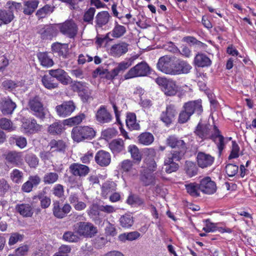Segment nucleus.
I'll return each mask as SVG.
<instances>
[{
	"label": "nucleus",
	"mask_w": 256,
	"mask_h": 256,
	"mask_svg": "<svg viewBox=\"0 0 256 256\" xmlns=\"http://www.w3.org/2000/svg\"><path fill=\"white\" fill-rule=\"evenodd\" d=\"M210 124H204L199 122L194 132L195 134L202 140L211 139L217 144L220 152L224 148V137L220 134L218 128L214 126L212 130Z\"/></svg>",
	"instance_id": "obj_1"
},
{
	"label": "nucleus",
	"mask_w": 256,
	"mask_h": 256,
	"mask_svg": "<svg viewBox=\"0 0 256 256\" xmlns=\"http://www.w3.org/2000/svg\"><path fill=\"white\" fill-rule=\"evenodd\" d=\"M166 144L174 150H172L170 154H174L175 158H182L188 149L187 144L182 138L175 136H170L166 140Z\"/></svg>",
	"instance_id": "obj_2"
},
{
	"label": "nucleus",
	"mask_w": 256,
	"mask_h": 256,
	"mask_svg": "<svg viewBox=\"0 0 256 256\" xmlns=\"http://www.w3.org/2000/svg\"><path fill=\"white\" fill-rule=\"evenodd\" d=\"M72 138L74 142H80L86 140H91L96 135L94 130L88 126H75L71 132Z\"/></svg>",
	"instance_id": "obj_3"
},
{
	"label": "nucleus",
	"mask_w": 256,
	"mask_h": 256,
	"mask_svg": "<svg viewBox=\"0 0 256 256\" xmlns=\"http://www.w3.org/2000/svg\"><path fill=\"white\" fill-rule=\"evenodd\" d=\"M58 27L62 34L70 38H74L78 34V26L72 19L58 24Z\"/></svg>",
	"instance_id": "obj_4"
},
{
	"label": "nucleus",
	"mask_w": 256,
	"mask_h": 256,
	"mask_svg": "<svg viewBox=\"0 0 256 256\" xmlns=\"http://www.w3.org/2000/svg\"><path fill=\"white\" fill-rule=\"evenodd\" d=\"M150 74V68L145 62H140L132 68L125 74L126 79L144 76Z\"/></svg>",
	"instance_id": "obj_5"
},
{
	"label": "nucleus",
	"mask_w": 256,
	"mask_h": 256,
	"mask_svg": "<svg viewBox=\"0 0 256 256\" xmlns=\"http://www.w3.org/2000/svg\"><path fill=\"white\" fill-rule=\"evenodd\" d=\"M74 232L80 236L92 237L97 232L96 228L88 222H78L74 226Z\"/></svg>",
	"instance_id": "obj_6"
},
{
	"label": "nucleus",
	"mask_w": 256,
	"mask_h": 256,
	"mask_svg": "<svg viewBox=\"0 0 256 256\" xmlns=\"http://www.w3.org/2000/svg\"><path fill=\"white\" fill-rule=\"evenodd\" d=\"M28 106L36 116L42 119L45 117L46 112L38 96L31 98L28 102Z\"/></svg>",
	"instance_id": "obj_7"
},
{
	"label": "nucleus",
	"mask_w": 256,
	"mask_h": 256,
	"mask_svg": "<svg viewBox=\"0 0 256 256\" xmlns=\"http://www.w3.org/2000/svg\"><path fill=\"white\" fill-rule=\"evenodd\" d=\"M156 82L161 86L162 90L166 95L172 96L176 94L178 88L174 81L165 78H158Z\"/></svg>",
	"instance_id": "obj_8"
},
{
	"label": "nucleus",
	"mask_w": 256,
	"mask_h": 256,
	"mask_svg": "<svg viewBox=\"0 0 256 256\" xmlns=\"http://www.w3.org/2000/svg\"><path fill=\"white\" fill-rule=\"evenodd\" d=\"M173 57L170 56H164L159 58L157 64V68L162 72L168 74L172 75L174 66L172 63Z\"/></svg>",
	"instance_id": "obj_9"
},
{
	"label": "nucleus",
	"mask_w": 256,
	"mask_h": 256,
	"mask_svg": "<svg viewBox=\"0 0 256 256\" xmlns=\"http://www.w3.org/2000/svg\"><path fill=\"white\" fill-rule=\"evenodd\" d=\"M200 190L206 194H214L217 189L216 182L208 176L204 178L200 181Z\"/></svg>",
	"instance_id": "obj_10"
},
{
	"label": "nucleus",
	"mask_w": 256,
	"mask_h": 256,
	"mask_svg": "<svg viewBox=\"0 0 256 256\" xmlns=\"http://www.w3.org/2000/svg\"><path fill=\"white\" fill-rule=\"evenodd\" d=\"M72 210L71 206L68 204H65L62 208L60 206V202L56 200L52 204V212L54 216L58 218H63L68 214Z\"/></svg>",
	"instance_id": "obj_11"
},
{
	"label": "nucleus",
	"mask_w": 256,
	"mask_h": 256,
	"mask_svg": "<svg viewBox=\"0 0 256 256\" xmlns=\"http://www.w3.org/2000/svg\"><path fill=\"white\" fill-rule=\"evenodd\" d=\"M4 156L6 162L14 166H19L23 163L22 152L10 151L6 154Z\"/></svg>",
	"instance_id": "obj_12"
},
{
	"label": "nucleus",
	"mask_w": 256,
	"mask_h": 256,
	"mask_svg": "<svg viewBox=\"0 0 256 256\" xmlns=\"http://www.w3.org/2000/svg\"><path fill=\"white\" fill-rule=\"evenodd\" d=\"M173 156L174 154H169L166 156L164 160V170L168 174L176 172L178 170L179 166L176 162L180 161L182 158H175Z\"/></svg>",
	"instance_id": "obj_13"
},
{
	"label": "nucleus",
	"mask_w": 256,
	"mask_h": 256,
	"mask_svg": "<svg viewBox=\"0 0 256 256\" xmlns=\"http://www.w3.org/2000/svg\"><path fill=\"white\" fill-rule=\"evenodd\" d=\"M76 106L72 101L63 102L62 104L56 106V109L58 114L65 118L70 116L74 110Z\"/></svg>",
	"instance_id": "obj_14"
},
{
	"label": "nucleus",
	"mask_w": 256,
	"mask_h": 256,
	"mask_svg": "<svg viewBox=\"0 0 256 256\" xmlns=\"http://www.w3.org/2000/svg\"><path fill=\"white\" fill-rule=\"evenodd\" d=\"M128 46L129 44L124 42L115 44L110 48V54L114 57L119 58L128 52Z\"/></svg>",
	"instance_id": "obj_15"
},
{
	"label": "nucleus",
	"mask_w": 256,
	"mask_h": 256,
	"mask_svg": "<svg viewBox=\"0 0 256 256\" xmlns=\"http://www.w3.org/2000/svg\"><path fill=\"white\" fill-rule=\"evenodd\" d=\"M177 114L176 107L174 105L167 106L166 111L162 112L160 116V120L166 124H170L174 120Z\"/></svg>",
	"instance_id": "obj_16"
},
{
	"label": "nucleus",
	"mask_w": 256,
	"mask_h": 256,
	"mask_svg": "<svg viewBox=\"0 0 256 256\" xmlns=\"http://www.w3.org/2000/svg\"><path fill=\"white\" fill-rule=\"evenodd\" d=\"M48 73L53 78H56L58 80L64 85H67L71 80V78L68 75V74L61 68L49 70Z\"/></svg>",
	"instance_id": "obj_17"
},
{
	"label": "nucleus",
	"mask_w": 256,
	"mask_h": 256,
	"mask_svg": "<svg viewBox=\"0 0 256 256\" xmlns=\"http://www.w3.org/2000/svg\"><path fill=\"white\" fill-rule=\"evenodd\" d=\"M16 106V104L8 98H3L0 100V109L4 115L12 114Z\"/></svg>",
	"instance_id": "obj_18"
},
{
	"label": "nucleus",
	"mask_w": 256,
	"mask_h": 256,
	"mask_svg": "<svg viewBox=\"0 0 256 256\" xmlns=\"http://www.w3.org/2000/svg\"><path fill=\"white\" fill-rule=\"evenodd\" d=\"M112 116L106 110L104 106H101L96 114V118L100 124H106L110 122Z\"/></svg>",
	"instance_id": "obj_19"
},
{
	"label": "nucleus",
	"mask_w": 256,
	"mask_h": 256,
	"mask_svg": "<svg viewBox=\"0 0 256 256\" xmlns=\"http://www.w3.org/2000/svg\"><path fill=\"white\" fill-rule=\"evenodd\" d=\"M94 160L96 163L100 166H108L111 162L110 154L105 150H100L97 152Z\"/></svg>",
	"instance_id": "obj_20"
},
{
	"label": "nucleus",
	"mask_w": 256,
	"mask_h": 256,
	"mask_svg": "<svg viewBox=\"0 0 256 256\" xmlns=\"http://www.w3.org/2000/svg\"><path fill=\"white\" fill-rule=\"evenodd\" d=\"M198 166L202 168L210 166L214 162V158L211 155L204 152H199L197 154Z\"/></svg>",
	"instance_id": "obj_21"
},
{
	"label": "nucleus",
	"mask_w": 256,
	"mask_h": 256,
	"mask_svg": "<svg viewBox=\"0 0 256 256\" xmlns=\"http://www.w3.org/2000/svg\"><path fill=\"white\" fill-rule=\"evenodd\" d=\"M70 170L75 176H84L88 174L90 169L86 166L74 163L70 166Z\"/></svg>",
	"instance_id": "obj_22"
},
{
	"label": "nucleus",
	"mask_w": 256,
	"mask_h": 256,
	"mask_svg": "<svg viewBox=\"0 0 256 256\" xmlns=\"http://www.w3.org/2000/svg\"><path fill=\"white\" fill-rule=\"evenodd\" d=\"M192 66L184 60H179L174 64L172 75L188 74L192 69Z\"/></svg>",
	"instance_id": "obj_23"
},
{
	"label": "nucleus",
	"mask_w": 256,
	"mask_h": 256,
	"mask_svg": "<svg viewBox=\"0 0 256 256\" xmlns=\"http://www.w3.org/2000/svg\"><path fill=\"white\" fill-rule=\"evenodd\" d=\"M184 108L186 109L192 115L194 113L200 115L203 111L201 100L188 102L184 104Z\"/></svg>",
	"instance_id": "obj_24"
},
{
	"label": "nucleus",
	"mask_w": 256,
	"mask_h": 256,
	"mask_svg": "<svg viewBox=\"0 0 256 256\" xmlns=\"http://www.w3.org/2000/svg\"><path fill=\"white\" fill-rule=\"evenodd\" d=\"M140 180L144 186L154 185L156 184V176L152 172L143 170L140 172Z\"/></svg>",
	"instance_id": "obj_25"
},
{
	"label": "nucleus",
	"mask_w": 256,
	"mask_h": 256,
	"mask_svg": "<svg viewBox=\"0 0 256 256\" xmlns=\"http://www.w3.org/2000/svg\"><path fill=\"white\" fill-rule=\"evenodd\" d=\"M111 18L110 14L107 11L99 12L95 17V27L96 28H102L106 25Z\"/></svg>",
	"instance_id": "obj_26"
},
{
	"label": "nucleus",
	"mask_w": 256,
	"mask_h": 256,
	"mask_svg": "<svg viewBox=\"0 0 256 256\" xmlns=\"http://www.w3.org/2000/svg\"><path fill=\"white\" fill-rule=\"evenodd\" d=\"M152 154H148L144 160V168L146 169V171L153 172L156 170L157 168L156 162L154 160L155 152L153 150H151Z\"/></svg>",
	"instance_id": "obj_27"
},
{
	"label": "nucleus",
	"mask_w": 256,
	"mask_h": 256,
	"mask_svg": "<svg viewBox=\"0 0 256 256\" xmlns=\"http://www.w3.org/2000/svg\"><path fill=\"white\" fill-rule=\"evenodd\" d=\"M52 49L53 52L63 58H66L68 54V45L66 44L54 43L52 46Z\"/></svg>",
	"instance_id": "obj_28"
},
{
	"label": "nucleus",
	"mask_w": 256,
	"mask_h": 256,
	"mask_svg": "<svg viewBox=\"0 0 256 256\" xmlns=\"http://www.w3.org/2000/svg\"><path fill=\"white\" fill-rule=\"evenodd\" d=\"M22 126L27 132L30 133L34 132L40 129V126L36 123V120L34 119L24 120Z\"/></svg>",
	"instance_id": "obj_29"
},
{
	"label": "nucleus",
	"mask_w": 256,
	"mask_h": 256,
	"mask_svg": "<svg viewBox=\"0 0 256 256\" xmlns=\"http://www.w3.org/2000/svg\"><path fill=\"white\" fill-rule=\"evenodd\" d=\"M16 208L24 217H31L34 213L32 204H18Z\"/></svg>",
	"instance_id": "obj_30"
},
{
	"label": "nucleus",
	"mask_w": 256,
	"mask_h": 256,
	"mask_svg": "<svg viewBox=\"0 0 256 256\" xmlns=\"http://www.w3.org/2000/svg\"><path fill=\"white\" fill-rule=\"evenodd\" d=\"M41 38L43 40H50L56 36V29L50 26H46L39 32Z\"/></svg>",
	"instance_id": "obj_31"
},
{
	"label": "nucleus",
	"mask_w": 256,
	"mask_h": 256,
	"mask_svg": "<svg viewBox=\"0 0 256 256\" xmlns=\"http://www.w3.org/2000/svg\"><path fill=\"white\" fill-rule=\"evenodd\" d=\"M109 148L114 154H118L124 150V143L120 138L113 140L109 144Z\"/></svg>",
	"instance_id": "obj_32"
},
{
	"label": "nucleus",
	"mask_w": 256,
	"mask_h": 256,
	"mask_svg": "<svg viewBox=\"0 0 256 256\" xmlns=\"http://www.w3.org/2000/svg\"><path fill=\"white\" fill-rule=\"evenodd\" d=\"M126 122L127 126L130 130H139L140 129V126L136 122V116L134 113L130 112L127 114Z\"/></svg>",
	"instance_id": "obj_33"
},
{
	"label": "nucleus",
	"mask_w": 256,
	"mask_h": 256,
	"mask_svg": "<svg viewBox=\"0 0 256 256\" xmlns=\"http://www.w3.org/2000/svg\"><path fill=\"white\" fill-rule=\"evenodd\" d=\"M194 62L198 67L208 66L211 64L209 58L203 54H197L194 58Z\"/></svg>",
	"instance_id": "obj_34"
},
{
	"label": "nucleus",
	"mask_w": 256,
	"mask_h": 256,
	"mask_svg": "<svg viewBox=\"0 0 256 256\" xmlns=\"http://www.w3.org/2000/svg\"><path fill=\"white\" fill-rule=\"evenodd\" d=\"M116 184L113 182H104L102 188V196L103 198H107L108 195L116 190Z\"/></svg>",
	"instance_id": "obj_35"
},
{
	"label": "nucleus",
	"mask_w": 256,
	"mask_h": 256,
	"mask_svg": "<svg viewBox=\"0 0 256 256\" xmlns=\"http://www.w3.org/2000/svg\"><path fill=\"white\" fill-rule=\"evenodd\" d=\"M38 57L40 64L44 67H50L54 65V61L46 52H40Z\"/></svg>",
	"instance_id": "obj_36"
},
{
	"label": "nucleus",
	"mask_w": 256,
	"mask_h": 256,
	"mask_svg": "<svg viewBox=\"0 0 256 256\" xmlns=\"http://www.w3.org/2000/svg\"><path fill=\"white\" fill-rule=\"evenodd\" d=\"M140 236V234L138 232H125L119 235L118 240L125 242L126 240L132 241L138 239Z\"/></svg>",
	"instance_id": "obj_37"
},
{
	"label": "nucleus",
	"mask_w": 256,
	"mask_h": 256,
	"mask_svg": "<svg viewBox=\"0 0 256 256\" xmlns=\"http://www.w3.org/2000/svg\"><path fill=\"white\" fill-rule=\"evenodd\" d=\"M42 82L44 86L48 90L56 88L58 86V84L50 75H44L42 78Z\"/></svg>",
	"instance_id": "obj_38"
},
{
	"label": "nucleus",
	"mask_w": 256,
	"mask_h": 256,
	"mask_svg": "<svg viewBox=\"0 0 256 256\" xmlns=\"http://www.w3.org/2000/svg\"><path fill=\"white\" fill-rule=\"evenodd\" d=\"M134 162L130 160H125L120 164V167L122 170L126 172H129L134 176L137 174L136 170L133 168Z\"/></svg>",
	"instance_id": "obj_39"
},
{
	"label": "nucleus",
	"mask_w": 256,
	"mask_h": 256,
	"mask_svg": "<svg viewBox=\"0 0 256 256\" xmlns=\"http://www.w3.org/2000/svg\"><path fill=\"white\" fill-rule=\"evenodd\" d=\"M38 4V0H31L26 2L24 4V12L26 14H31L37 8Z\"/></svg>",
	"instance_id": "obj_40"
},
{
	"label": "nucleus",
	"mask_w": 256,
	"mask_h": 256,
	"mask_svg": "<svg viewBox=\"0 0 256 256\" xmlns=\"http://www.w3.org/2000/svg\"><path fill=\"white\" fill-rule=\"evenodd\" d=\"M14 18V14L11 10H0V22L4 24H9Z\"/></svg>",
	"instance_id": "obj_41"
},
{
	"label": "nucleus",
	"mask_w": 256,
	"mask_h": 256,
	"mask_svg": "<svg viewBox=\"0 0 256 256\" xmlns=\"http://www.w3.org/2000/svg\"><path fill=\"white\" fill-rule=\"evenodd\" d=\"M187 192L192 196L198 197L200 196L199 188L200 184L196 182L190 183L185 185Z\"/></svg>",
	"instance_id": "obj_42"
},
{
	"label": "nucleus",
	"mask_w": 256,
	"mask_h": 256,
	"mask_svg": "<svg viewBox=\"0 0 256 256\" xmlns=\"http://www.w3.org/2000/svg\"><path fill=\"white\" fill-rule=\"evenodd\" d=\"M64 129V126L60 122H55L48 128V132L52 135L60 134Z\"/></svg>",
	"instance_id": "obj_43"
},
{
	"label": "nucleus",
	"mask_w": 256,
	"mask_h": 256,
	"mask_svg": "<svg viewBox=\"0 0 256 256\" xmlns=\"http://www.w3.org/2000/svg\"><path fill=\"white\" fill-rule=\"evenodd\" d=\"M86 118V115L84 113L64 120V124L70 126L78 125Z\"/></svg>",
	"instance_id": "obj_44"
},
{
	"label": "nucleus",
	"mask_w": 256,
	"mask_h": 256,
	"mask_svg": "<svg viewBox=\"0 0 256 256\" xmlns=\"http://www.w3.org/2000/svg\"><path fill=\"white\" fill-rule=\"evenodd\" d=\"M46 192L44 191L40 192L36 196L40 201V205L42 208L46 209L48 208L51 204L50 198L46 196Z\"/></svg>",
	"instance_id": "obj_45"
},
{
	"label": "nucleus",
	"mask_w": 256,
	"mask_h": 256,
	"mask_svg": "<svg viewBox=\"0 0 256 256\" xmlns=\"http://www.w3.org/2000/svg\"><path fill=\"white\" fill-rule=\"evenodd\" d=\"M128 152L130 154L132 158L135 162H140L141 161L142 156L136 146L134 144L129 146Z\"/></svg>",
	"instance_id": "obj_46"
},
{
	"label": "nucleus",
	"mask_w": 256,
	"mask_h": 256,
	"mask_svg": "<svg viewBox=\"0 0 256 256\" xmlns=\"http://www.w3.org/2000/svg\"><path fill=\"white\" fill-rule=\"evenodd\" d=\"M120 225L124 228H130L133 224V217L128 214H125L122 216L119 220Z\"/></svg>",
	"instance_id": "obj_47"
},
{
	"label": "nucleus",
	"mask_w": 256,
	"mask_h": 256,
	"mask_svg": "<svg viewBox=\"0 0 256 256\" xmlns=\"http://www.w3.org/2000/svg\"><path fill=\"white\" fill-rule=\"evenodd\" d=\"M10 178L13 182L19 184L22 182L24 173L19 170L15 168L10 172Z\"/></svg>",
	"instance_id": "obj_48"
},
{
	"label": "nucleus",
	"mask_w": 256,
	"mask_h": 256,
	"mask_svg": "<svg viewBox=\"0 0 256 256\" xmlns=\"http://www.w3.org/2000/svg\"><path fill=\"white\" fill-rule=\"evenodd\" d=\"M54 8V6L46 4L37 11L36 15L39 18H44L48 14L52 13Z\"/></svg>",
	"instance_id": "obj_49"
},
{
	"label": "nucleus",
	"mask_w": 256,
	"mask_h": 256,
	"mask_svg": "<svg viewBox=\"0 0 256 256\" xmlns=\"http://www.w3.org/2000/svg\"><path fill=\"white\" fill-rule=\"evenodd\" d=\"M138 138L140 143L146 146L151 144L154 140V136L150 132H144Z\"/></svg>",
	"instance_id": "obj_50"
},
{
	"label": "nucleus",
	"mask_w": 256,
	"mask_h": 256,
	"mask_svg": "<svg viewBox=\"0 0 256 256\" xmlns=\"http://www.w3.org/2000/svg\"><path fill=\"white\" fill-rule=\"evenodd\" d=\"M58 174L56 172H48L44 174L43 178V182L46 184H52L58 180Z\"/></svg>",
	"instance_id": "obj_51"
},
{
	"label": "nucleus",
	"mask_w": 256,
	"mask_h": 256,
	"mask_svg": "<svg viewBox=\"0 0 256 256\" xmlns=\"http://www.w3.org/2000/svg\"><path fill=\"white\" fill-rule=\"evenodd\" d=\"M49 145L52 151H62L64 150L66 147L65 143L62 140H52Z\"/></svg>",
	"instance_id": "obj_52"
},
{
	"label": "nucleus",
	"mask_w": 256,
	"mask_h": 256,
	"mask_svg": "<svg viewBox=\"0 0 256 256\" xmlns=\"http://www.w3.org/2000/svg\"><path fill=\"white\" fill-rule=\"evenodd\" d=\"M126 32V28L116 22V26L112 32V36L115 38L122 36Z\"/></svg>",
	"instance_id": "obj_53"
},
{
	"label": "nucleus",
	"mask_w": 256,
	"mask_h": 256,
	"mask_svg": "<svg viewBox=\"0 0 256 256\" xmlns=\"http://www.w3.org/2000/svg\"><path fill=\"white\" fill-rule=\"evenodd\" d=\"M25 160L30 168H36L38 164V159L36 155L28 154L25 156Z\"/></svg>",
	"instance_id": "obj_54"
},
{
	"label": "nucleus",
	"mask_w": 256,
	"mask_h": 256,
	"mask_svg": "<svg viewBox=\"0 0 256 256\" xmlns=\"http://www.w3.org/2000/svg\"><path fill=\"white\" fill-rule=\"evenodd\" d=\"M92 92V90L90 89L87 86L78 94L84 102H88L93 99Z\"/></svg>",
	"instance_id": "obj_55"
},
{
	"label": "nucleus",
	"mask_w": 256,
	"mask_h": 256,
	"mask_svg": "<svg viewBox=\"0 0 256 256\" xmlns=\"http://www.w3.org/2000/svg\"><path fill=\"white\" fill-rule=\"evenodd\" d=\"M185 170L186 174L190 177L195 176L197 174V168L196 164L190 161L186 162Z\"/></svg>",
	"instance_id": "obj_56"
},
{
	"label": "nucleus",
	"mask_w": 256,
	"mask_h": 256,
	"mask_svg": "<svg viewBox=\"0 0 256 256\" xmlns=\"http://www.w3.org/2000/svg\"><path fill=\"white\" fill-rule=\"evenodd\" d=\"M96 12L94 8H88L84 14L83 20L84 22L92 23L93 21L94 15Z\"/></svg>",
	"instance_id": "obj_57"
},
{
	"label": "nucleus",
	"mask_w": 256,
	"mask_h": 256,
	"mask_svg": "<svg viewBox=\"0 0 256 256\" xmlns=\"http://www.w3.org/2000/svg\"><path fill=\"white\" fill-rule=\"evenodd\" d=\"M88 85V84L85 82L74 81L72 83L71 87L74 92H77L79 94Z\"/></svg>",
	"instance_id": "obj_58"
},
{
	"label": "nucleus",
	"mask_w": 256,
	"mask_h": 256,
	"mask_svg": "<svg viewBox=\"0 0 256 256\" xmlns=\"http://www.w3.org/2000/svg\"><path fill=\"white\" fill-rule=\"evenodd\" d=\"M0 128L3 130L9 131H12L15 129L13 127L11 121L6 118H2L0 119Z\"/></svg>",
	"instance_id": "obj_59"
},
{
	"label": "nucleus",
	"mask_w": 256,
	"mask_h": 256,
	"mask_svg": "<svg viewBox=\"0 0 256 256\" xmlns=\"http://www.w3.org/2000/svg\"><path fill=\"white\" fill-rule=\"evenodd\" d=\"M238 166L235 164H229L226 166V172L230 177L234 176L238 173Z\"/></svg>",
	"instance_id": "obj_60"
},
{
	"label": "nucleus",
	"mask_w": 256,
	"mask_h": 256,
	"mask_svg": "<svg viewBox=\"0 0 256 256\" xmlns=\"http://www.w3.org/2000/svg\"><path fill=\"white\" fill-rule=\"evenodd\" d=\"M52 194L58 198H61L64 196V186L60 184H57L54 186L52 190Z\"/></svg>",
	"instance_id": "obj_61"
},
{
	"label": "nucleus",
	"mask_w": 256,
	"mask_h": 256,
	"mask_svg": "<svg viewBox=\"0 0 256 256\" xmlns=\"http://www.w3.org/2000/svg\"><path fill=\"white\" fill-rule=\"evenodd\" d=\"M2 86L6 90L12 91L18 86V84L12 80H6L2 82Z\"/></svg>",
	"instance_id": "obj_62"
},
{
	"label": "nucleus",
	"mask_w": 256,
	"mask_h": 256,
	"mask_svg": "<svg viewBox=\"0 0 256 256\" xmlns=\"http://www.w3.org/2000/svg\"><path fill=\"white\" fill-rule=\"evenodd\" d=\"M63 238L68 242H76L78 241L79 238L74 232L68 231L64 233Z\"/></svg>",
	"instance_id": "obj_63"
},
{
	"label": "nucleus",
	"mask_w": 256,
	"mask_h": 256,
	"mask_svg": "<svg viewBox=\"0 0 256 256\" xmlns=\"http://www.w3.org/2000/svg\"><path fill=\"white\" fill-rule=\"evenodd\" d=\"M240 148L235 141L232 142V150L230 155L228 156L229 159L234 158L239 156Z\"/></svg>",
	"instance_id": "obj_64"
}]
</instances>
